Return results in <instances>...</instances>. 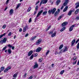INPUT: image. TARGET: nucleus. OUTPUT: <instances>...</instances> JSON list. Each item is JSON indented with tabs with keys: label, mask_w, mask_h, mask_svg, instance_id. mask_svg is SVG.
I'll return each mask as SVG.
<instances>
[{
	"label": "nucleus",
	"mask_w": 79,
	"mask_h": 79,
	"mask_svg": "<svg viewBox=\"0 0 79 79\" xmlns=\"http://www.w3.org/2000/svg\"><path fill=\"white\" fill-rule=\"evenodd\" d=\"M56 34V32H55L54 33H53L52 35V37H55Z\"/></svg>",
	"instance_id": "nucleus-22"
},
{
	"label": "nucleus",
	"mask_w": 79,
	"mask_h": 79,
	"mask_svg": "<svg viewBox=\"0 0 79 79\" xmlns=\"http://www.w3.org/2000/svg\"><path fill=\"white\" fill-rule=\"evenodd\" d=\"M76 62H77V60H76V62H73V64H76Z\"/></svg>",
	"instance_id": "nucleus-53"
},
{
	"label": "nucleus",
	"mask_w": 79,
	"mask_h": 79,
	"mask_svg": "<svg viewBox=\"0 0 79 79\" xmlns=\"http://www.w3.org/2000/svg\"><path fill=\"white\" fill-rule=\"evenodd\" d=\"M35 57H36V56H37V55H38V54L37 53H35Z\"/></svg>",
	"instance_id": "nucleus-48"
},
{
	"label": "nucleus",
	"mask_w": 79,
	"mask_h": 79,
	"mask_svg": "<svg viewBox=\"0 0 79 79\" xmlns=\"http://www.w3.org/2000/svg\"><path fill=\"white\" fill-rule=\"evenodd\" d=\"M6 26L5 25H4L3 27H2V28H3V29H5V28L6 27Z\"/></svg>",
	"instance_id": "nucleus-40"
},
{
	"label": "nucleus",
	"mask_w": 79,
	"mask_h": 79,
	"mask_svg": "<svg viewBox=\"0 0 79 79\" xmlns=\"http://www.w3.org/2000/svg\"><path fill=\"white\" fill-rule=\"evenodd\" d=\"M68 50V49L66 47H65L64 49V50L63 51V52H65L66 51H67Z\"/></svg>",
	"instance_id": "nucleus-23"
},
{
	"label": "nucleus",
	"mask_w": 79,
	"mask_h": 79,
	"mask_svg": "<svg viewBox=\"0 0 79 79\" xmlns=\"http://www.w3.org/2000/svg\"><path fill=\"white\" fill-rule=\"evenodd\" d=\"M39 2H40V1H38V2H36V5H37V4H38V3H39Z\"/></svg>",
	"instance_id": "nucleus-60"
},
{
	"label": "nucleus",
	"mask_w": 79,
	"mask_h": 79,
	"mask_svg": "<svg viewBox=\"0 0 79 79\" xmlns=\"http://www.w3.org/2000/svg\"><path fill=\"white\" fill-rule=\"evenodd\" d=\"M27 75V73H25L24 75L23 76V77H24V78H25Z\"/></svg>",
	"instance_id": "nucleus-41"
},
{
	"label": "nucleus",
	"mask_w": 79,
	"mask_h": 79,
	"mask_svg": "<svg viewBox=\"0 0 79 79\" xmlns=\"http://www.w3.org/2000/svg\"><path fill=\"white\" fill-rule=\"evenodd\" d=\"M43 12V10H41L40 12H39L37 15L36 16V18H38V17H39L40 15H41V14Z\"/></svg>",
	"instance_id": "nucleus-4"
},
{
	"label": "nucleus",
	"mask_w": 79,
	"mask_h": 79,
	"mask_svg": "<svg viewBox=\"0 0 79 79\" xmlns=\"http://www.w3.org/2000/svg\"><path fill=\"white\" fill-rule=\"evenodd\" d=\"M3 43V40H1L0 41V44H2Z\"/></svg>",
	"instance_id": "nucleus-50"
},
{
	"label": "nucleus",
	"mask_w": 79,
	"mask_h": 79,
	"mask_svg": "<svg viewBox=\"0 0 79 79\" xmlns=\"http://www.w3.org/2000/svg\"><path fill=\"white\" fill-rule=\"evenodd\" d=\"M9 13L10 15H12V14L13 13V10L11 9Z\"/></svg>",
	"instance_id": "nucleus-13"
},
{
	"label": "nucleus",
	"mask_w": 79,
	"mask_h": 79,
	"mask_svg": "<svg viewBox=\"0 0 79 79\" xmlns=\"http://www.w3.org/2000/svg\"><path fill=\"white\" fill-rule=\"evenodd\" d=\"M54 66V64H52V68H53V66Z\"/></svg>",
	"instance_id": "nucleus-58"
},
{
	"label": "nucleus",
	"mask_w": 79,
	"mask_h": 79,
	"mask_svg": "<svg viewBox=\"0 0 79 79\" xmlns=\"http://www.w3.org/2000/svg\"><path fill=\"white\" fill-rule=\"evenodd\" d=\"M34 58V55L32 54L30 57V60H32Z\"/></svg>",
	"instance_id": "nucleus-31"
},
{
	"label": "nucleus",
	"mask_w": 79,
	"mask_h": 79,
	"mask_svg": "<svg viewBox=\"0 0 79 79\" xmlns=\"http://www.w3.org/2000/svg\"><path fill=\"white\" fill-rule=\"evenodd\" d=\"M8 51L9 54H11V49L9 48Z\"/></svg>",
	"instance_id": "nucleus-25"
},
{
	"label": "nucleus",
	"mask_w": 79,
	"mask_h": 79,
	"mask_svg": "<svg viewBox=\"0 0 79 79\" xmlns=\"http://www.w3.org/2000/svg\"><path fill=\"white\" fill-rule=\"evenodd\" d=\"M6 33H5L3 34L0 35V39H1L3 37V36H5V35H6Z\"/></svg>",
	"instance_id": "nucleus-16"
},
{
	"label": "nucleus",
	"mask_w": 79,
	"mask_h": 79,
	"mask_svg": "<svg viewBox=\"0 0 79 79\" xmlns=\"http://www.w3.org/2000/svg\"><path fill=\"white\" fill-rule=\"evenodd\" d=\"M12 50H14V48H15V47L14 46H12Z\"/></svg>",
	"instance_id": "nucleus-61"
},
{
	"label": "nucleus",
	"mask_w": 79,
	"mask_h": 79,
	"mask_svg": "<svg viewBox=\"0 0 79 79\" xmlns=\"http://www.w3.org/2000/svg\"><path fill=\"white\" fill-rule=\"evenodd\" d=\"M41 42H42V39H39L37 40V42L35 43V45H39Z\"/></svg>",
	"instance_id": "nucleus-1"
},
{
	"label": "nucleus",
	"mask_w": 79,
	"mask_h": 79,
	"mask_svg": "<svg viewBox=\"0 0 79 79\" xmlns=\"http://www.w3.org/2000/svg\"><path fill=\"white\" fill-rule=\"evenodd\" d=\"M58 15H59V13L58 11H56L54 14V16L55 17H56V16H58Z\"/></svg>",
	"instance_id": "nucleus-10"
},
{
	"label": "nucleus",
	"mask_w": 79,
	"mask_h": 79,
	"mask_svg": "<svg viewBox=\"0 0 79 79\" xmlns=\"http://www.w3.org/2000/svg\"><path fill=\"white\" fill-rule=\"evenodd\" d=\"M79 41V39H78V40H77L76 41L75 43L77 44L78 42Z\"/></svg>",
	"instance_id": "nucleus-49"
},
{
	"label": "nucleus",
	"mask_w": 79,
	"mask_h": 79,
	"mask_svg": "<svg viewBox=\"0 0 79 79\" xmlns=\"http://www.w3.org/2000/svg\"><path fill=\"white\" fill-rule=\"evenodd\" d=\"M68 3L66 2H65L64 4V6H66Z\"/></svg>",
	"instance_id": "nucleus-36"
},
{
	"label": "nucleus",
	"mask_w": 79,
	"mask_h": 79,
	"mask_svg": "<svg viewBox=\"0 0 79 79\" xmlns=\"http://www.w3.org/2000/svg\"><path fill=\"white\" fill-rule=\"evenodd\" d=\"M78 12H77V11H76L75 12V14H77V13H78Z\"/></svg>",
	"instance_id": "nucleus-54"
},
{
	"label": "nucleus",
	"mask_w": 79,
	"mask_h": 79,
	"mask_svg": "<svg viewBox=\"0 0 79 79\" xmlns=\"http://www.w3.org/2000/svg\"><path fill=\"white\" fill-rule=\"evenodd\" d=\"M28 35H29V34H28V33H27L25 36V37H27L28 36Z\"/></svg>",
	"instance_id": "nucleus-51"
},
{
	"label": "nucleus",
	"mask_w": 79,
	"mask_h": 79,
	"mask_svg": "<svg viewBox=\"0 0 79 79\" xmlns=\"http://www.w3.org/2000/svg\"><path fill=\"white\" fill-rule=\"evenodd\" d=\"M75 5H77L75 7L76 9H77L79 6V2H78L75 3Z\"/></svg>",
	"instance_id": "nucleus-11"
},
{
	"label": "nucleus",
	"mask_w": 79,
	"mask_h": 79,
	"mask_svg": "<svg viewBox=\"0 0 79 79\" xmlns=\"http://www.w3.org/2000/svg\"><path fill=\"white\" fill-rule=\"evenodd\" d=\"M27 27V26H26L25 27H23V32H26V27Z\"/></svg>",
	"instance_id": "nucleus-21"
},
{
	"label": "nucleus",
	"mask_w": 79,
	"mask_h": 79,
	"mask_svg": "<svg viewBox=\"0 0 79 79\" xmlns=\"http://www.w3.org/2000/svg\"><path fill=\"white\" fill-rule=\"evenodd\" d=\"M74 12V10H70L69 12V13H68L67 15H68V16H70L71 15V14H72V12Z\"/></svg>",
	"instance_id": "nucleus-8"
},
{
	"label": "nucleus",
	"mask_w": 79,
	"mask_h": 79,
	"mask_svg": "<svg viewBox=\"0 0 79 79\" xmlns=\"http://www.w3.org/2000/svg\"><path fill=\"white\" fill-rule=\"evenodd\" d=\"M77 49L79 48V42L77 44Z\"/></svg>",
	"instance_id": "nucleus-43"
},
{
	"label": "nucleus",
	"mask_w": 79,
	"mask_h": 79,
	"mask_svg": "<svg viewBox=\"0 0 79 79\" xmlns=\"http://www.w3.org/2000/svg\"><path fill=\"white\" fill-rule=\"evenodd\" d=\"M6 48V46H5V47H4L2 49V50H5Z\"/></svg>",
	"instance_id": "nucleus-46"
},
{
	"label": "nucleus",
	"mask_w": 79,
	"mask_h": 79,
	"mask_svg": "<svg viewBox=\"0 0 79 79\" xmlns=\"http://www.w3.org/2000/svg\"><path fill=\"white\" fill-rule=\"evenodd\" d=\"M49 52H50V51L48 50L46 54V56H47V55H48V53H49Z\"/></svg>",
	"instance_id": "nucleus-35"
},
{
	"label": "nucleus",
	"mask_w": 79,
	"mask_h": 79,
	"mask_svg": "<svg viewBox=\"0 0 79 79\" xmlns=\"http://www.w3.org/2000/svg\"><path fill=\"white\" fill-rule=\"evenodd\" d=\"M42 2H43V1H41L40 2V5H42Z\"/></svg>",
	"instance_id": "nucleus-62"
},
{
	"label": "nucleus",
	"mask_w": 79,
	"mask_h": 79,
	"mask_svg": "<svg viewBox=\"0 0 79 79\" xmlns=\"http://www.w3.org/2000/svg\"><path fill=\"white\" fill-rule=\"evenodd\" d=\"M8 46L9 48H11L12 47V45H11L10 44H9L8 45Z\"/></svg>",
	"instance_id": "nucleus-37"
},
{
	"label": "nucleus",
	"mask_w": 79,
	"mask_h": 79,
	"mask_svg": "<svg viewBox=\"0 0 79 79\" xmlns=\"http://www.w3.org/2000/svg\"><path fill=\"white\" fill-rule=\"evenodd\" d=\"M69 2V1L68 0H65V2L66 3H68V2Z\"/></svg>",
	"instance_id": "nucleus-52"
},
{
	"label": "nucleus",
	"mask_w": 79,
	"mask_h": 79,
	"mask_svg": "<svg viewBox=\"0 0 79 79\" xmlns=\"http://www.w3.org/2000/svg\"><path fill=\"white\" fill-rule=\"evenodd\" d=\"M11 69V67H9L8 68H7L4 70V73H6V72H7V71H8L9 70V69Z\"/></svg>",
	"instance_id": "nucleus-12"
},
{
	"label": "nucleus",
	"mask_w": 79,
	"mask_h": 79,
	"mask_svg": "<svg viewBox=\"0 0 79 79\" xmlns=\"http://www.w3.org/2000/svg\"><path fill=\"white\" fill-rule=\"evenodd\" d=\"M17 77V74L16 73L13 76V77H15V78L16 77Z\"/></svg>",
	"instance_id": "nucleus-33"
},
{
	"label": "nucleus",
	"mask_w": 79,
	"mask_h": 79,
	"mask_svg": "<svg viewBox=\"0 0 79 79\" xmlns=\"http://www.w3.org/2000/svg\"><path fill=\"white\" fill-rule=\"evenodd\" d=\"M39 61L40 62H42V60L40 59H39Z\"/></svg>",
	"instance_id": "nucleus-57"
},
{
	"label": "nucleus",
	"mask_w": 79,
	"mask_h": 79,
	"mask_svg": "<svg viewBox=\"0 0 79 79\" xmlns=\"http://www.w3.org/2000/svg\"><path fill=\"white\" fill-rule=\"evenodd\" d=\"M68 6H66L63 10V12H65L66 11H67V10H68Z\"/></svg>",
	"instance_id": "nucleus-14"
},
{
	"label": "nucleus",
	"mask_w": 79,
	"mask_h": 79,
	"mask_svg": "<svg viewBox=\"0 0 79 79\" xmlns=\"http://www.w3.org/2000/svg\"><path fill=\"white\" fill-rule=\"evenodd\" d=\"M11 35V32H10L8 34V35L9 36H10Z\"/></svg>",
	"instance_id": "nucleus-42"
},
{
	"label": "nucleus",
	"mask_w": 79,
	"mask_h": 79,
	"mask_svg": "<svg viewBox=\"0 0 79 79\" xmlns=\"http://www.w3.org/2000/svg\"><path fill=\"white\" fill-rule=\"evenodd\" d=\"M67 24H68V22H64L62 24V27H64L65 26H66Z\"/></svg>",
	"instance_id": "nucleus-3"
},
{
	"label": "nucleus",
	"mask_w": 79,
	"mask_h": 79,
	"mask_svg": "<svg viewBox=\"0 0 79 79\" xmlns=\"http://www.w3.org/2000/svg\"><path fill=\"white\" fill-rule=\"evenodd\" d=\"M32 21V19H31V18H30L29 21V23H31Z\"/></svg>",
	"instance_id": "nucleus-45"
},
{
	"label": "nucleus",
	"mask_w": 79,
	"mask_h": 79,
	"mask_svg": "<svg viewBox=\"0 0 79 79\" xmlns=\"http://www.w3.org/2000/svg\"><path fill=\"white\" fill-rule=\"evenodd\" d=\"M36 36H35L34 37L32 38V39H31V40H34V39H35V38H36Z\"/></svg>",
	"instance_id": "nucleus-38"
},
{
	"label": "nucleus",
	"mask_w": 79,
	"mask_h": 79,
	"mask_svg": "<svg viewBox=\"0 0 79 79\" xmlns=\"http://www.w3.org/2000/svg\"><path fill=\"white\" fill-rule=\"evenodd\" d=\"M38 67V64H35L33 67V69H35V68Z\"/></svg>",
	"instance_id": "nucleus-15"
},
{
	"label": "nucleus",
	"mask_w": 79,
	"mask_h": 79,
	"mask_svg": "<svg viewBox=\"0 0 79 79\" xmlns=\"http://www.w3.org/2000/svg\"><path fill=\"white\" fill-rule=\"evenodd\" d=\"M5 69V67H2L1 68V71H3L4 70V69Z\"/></svg>",
	"instance_id": "nucleus-27"
},
{
	"label": "nucleus",
	"mask_w": 79,
	"mask_h": 79,
	"mask_svg": "<svg viewBox=\"0 0 79 79\" xmlns=\"http://www.w3.org/2000/svg\"><path fill=\"white\" fill-rule=\"evenodd\" d=\"M47 14V11H45L43 13L42 15L43 16H44V15H46Z\"/></svg>",
	"instance_id": "nucleus-20"
},
{
	"label": "nucleus",
	"mask_w": 79,
	"mask_h": 79,
	"mask_svg": "<svg viewBox=\"0 0 79 79\" xmlns=\"http://www.w3.org/2000/svg\"><path fill=\"white\" fill-rule=\"evenodd\" d=\"M6 40H7V38L5 37L3 39L2 41H3V43H6Z\"/></svg>",
	"instance_id": "nucleus-18"
},
{
	"label": "nucleus",
	"mask_w": 79,
	"mask_h": 79,
	"mask_svg": "<svg viewBox=\"0 0 79 79\" xmlns=\"http://www.w3.org/2000/svg\"><path fill=\"white\" fill-rule=\"evenodd\" d=\"M52 13V11L51 10H48V14H49V15H51V13Z\"/></svg>",
	"instance_id": "nucleus-29"
},
{
	"label": "nucleus",
	"mask_w": 79,
	"mask_h": 79,
	"mask_svg": "<svg viewBox=\"0 0 79 79\" xmlns=\"http://www.w3.org/2000/svg\"><path fill=\"white\" fill-rule=\"evenodd\" d=\"M10 0H7L6 1V5H7L8 4V3L9 2V1Z\"/></svg>",
	"instance_id": "nucleus-47"
},
{
	"label": "nucleus",
	"mask_w": 79,
	"mask_h": 79,
	"mask_svg": "<svg viewBox=\"0 0 79 79\" xmlns=\"http://www.w3.org/2000/svg\"><path fill=\"white\" fill-rule=\"evenodd\" d=\"M55 55H57V54H58V53L57 52H56L55 53Z\"/></svg>",
	"instance_id": "nucleus-59"
},
{
	"label": "nucleus",
	"mask_w": 79,
	"mask_h": 79,
	"mask_svg": "<svg viewBox=\"0 0 79 79\" xmlns=\"http://www.w3.org/2000/svg\"><path fill=\"white\" fill-rule=\"evenodd\" d=\"M42 50V48L39 47L36 50V52H40Z\"/></svg>",
	"instance_id": "nucleus-5"
},
{
	"label": "nucleus",
	"mask_w": 79,
	"mask_h": 79,
	"mask_svg": "<svg viewBox=\"0 0 79 79\" xmlns=\"http://www.w3.org/2000/svg\"><path fill=\"white\" fill-rule=\"evenodd\" d=\"M33 53V51H30L28 53V56H30L32 55V53Z\"/></svg>",
	"instance_id": "nucleus-6"
},
{
	"label": "nucleus",
	"mask_w": 79,
	"mask_h": 79,
	"mask_svg": "<svg viewBox=\"0 0 79 79\" xmlns=\"http://www.w3.org/2000/svg\"><path fill=\"white\" fill-rule=\"evenodd\" d=\"M64 70L61 71L60 72V74H63V73H64Z\"/></svg>",
	"instance_id": "nucleus-32"
},
{
	"label": "nucleus",
	"mask_w": 79,
	"mask_h": 79,
	"mask_svg": "<svg viewBox=\"0 0 79 79\" xmlns=\"http://www.w3.org/2000/svg\"><path fill=\"white\" fill-rule=\"evenodd\" d=\"M65 29H66V27H64L60 30V32H62V31H63L65 30Z\"/></svg>",
	"instance_id": "nucleus-24"
},
{
	"label": "nucleus",
	"mask_w": 79,
	"mask_h": 79,
	"mask_svg": "<svg viewBox=\"0 0 79 79\" xmlns=\"http://www.w3.org/2000/svg\"><path fill=\"white\" fill-rule=\"evenodd\" d=\"M64 16V14H62L60 16H59L58 19V20H60L62 17Z\"/></svg>",
	"instance_id": "nucleus-19"
},
{
	"label": "nucleus",
	"mask_w": 79,
	"mask_h": 79,
	"mask_svg": "<svg viewBox=\"0 0 79 79\" xmlns=\"http://www.w3.org/2000/svg\"><path fill=\"white\" fill-rule=\"evenodd\" d=\"M76 42V40H72L71 42V46L73 47L74 45V43Z\"/></svg>",
	"instance_id": "nucleus-9"
},
{
	"label": "nucleus",
	"mask_w": 79,
	"mask_h": 79,
	"mask_svg": "<svg viewBox=\"0 0 79 79\" xmlns=\"http://www.w3.org/2000/svg\"><path fill=\"white\" fill-rule=\"evenodd\" d=\"M21 6V3H19L18 4V5L17 6V7H16V9H18L19 6Z\"/></svg>",
	"instance_id": "nucleus-30"
},
{
	"label": "nucleus",
	"mask_w": 79,
	"mask_h": 79,
	"mask_svg": "<svg viewBox=\"0 0 79 79\" xmlns=\"http://www.w3.org/2000/svg\"><path fill=\"white\" fill-rule=\"evenodd\" d=\"M38 8H39V7L37 6H36L35 7V10L37 11V10H38Z\"/></svg>",
	"instance_id": "nucleus-39"
},
{
	"label": "nucleus",
	"mask_w": 79,
	"mask_h": 79,
	"mask_svg": "<svg viewBox=\"0 0 79 79\" xmlns=\"http://www.w3.org/2000/svg\"><path fill=\"white\" fill-rule=\"evenodd\" d=\"M75 27V25L74 24L72 25L69 28V31H70V32H71V31H72L73 30V28H74Z\"/></svg>",
	"instance_id": "nucleus-2"
},
{
	"label": "nucleus",
	"mask_w": 79,
	"mask_h": 79,
	"mask_svg": "<svg viewBox=\"0 0 79 79\" xmlns=\"http://www.w3.org/2000/svg\"><path fill=\"white\" fill-rule=\"evenodd\" d=\"M77 19H79V17H76Z\"/></svg>",
	"instance_id": "nucleus-63"
},
{
	"label": "nucleus",
	"mask_w": 79,
	"mask_h": 79,
	"mask_svg": "<svg viewBox=\"0 0 79 79\" xmlns=\"http://www.w3.org/2000/svg\"><path fill=\"white\" fill-rule=\"evenodd\" d=\"M77 65H79V60L77 64Z\"/></svg>",
	"instance_id": "nucleus-64"
},
{
	"label": "nucleus",
	"mask_w": 79,
	"mask_h": 79,
	"mask_svg": "<svg viewBox=\"0 0 79 79\" xmlns=\"http://www.w3.org/2000/svg\"><path fill=\"white\" fill-rule=\"evenodd\" d=\"M76 58H77V57L76 56H75L73 57V59L74 60H75Z\"/></svg>",
	"instance_id": "nucleus-44"
},
{
	"label": "nucleus",
	"mask_w": 79,
	"mask_h": 79,
	"mask_svg": "<svg viewBox=\"0 0 79 79\" xmlns=\"http://www.w3.org/2000/svg\"><path fill=\"white\" fill-rule=\"evenodd\" d=\"M31 10V7H29L28 9V10H27L28 12H29V11H30Z\"/></svg>",
	"instance_id": "nucleus-34"
},
{
	"label": "nucleus",
	"mask_w": 79,
	"mask_h": 79,
	"mask_svg": "<svg viewBox=\"0 0 79 79\" xmlns=\"http://www.w3.org/2000/svg\"><path fill=\"white\" fill-rule=\"evenodd\" d=\"M48 0H44V2H43V4H46L47 3V2H48Z\"/></svg>",
	"instance_id": "nucleus-26"
},
{
	"label": "nucleus",
	"mask_w": 79,
	"mask_h": 79,
	"mask_svg": "<svg viewBox=\"0 0 79 79\" xmlns=\"http://www.w3.org/2000/svg\"><path fill=\"white\" fill-rule=\"evenodd\" d=\"M51 10H52V14H53L55 13V12L56 11V8H54L53 9H52Z\"/></svg>",
	"instance_id": "nucleus-7"
},
{
	"label": "nucleus",
	"mask_w": 79,
	"mask_h": 79,
	"mask_svg": "<svg viewBox=\"0 0 79 79\" xmlns=\"http://www.w3.org/2000/svg\"><path fill=\"white\" fill-rule=\"evenodd\" d=\"M63 47V44H61L60 46V47H59V49L60 50V49H61Z\"/></svg>",
	"instance_id": "nucleus-28"
},
{
	"label": "nucleus",
	"mask_w": 79,
	"mask_h": 79,
	"mask_svg": "<svg viewBox=\"0 0 79 79\" xmlns=\"http://www.w3.org/2000/svg\"><path fill=\"white\" fill-rule=\"evenodd\" d=\"M22 31V29L20 28L19 30V32H21Z\"/></svg>",
	"instance_id": "nucleus-56"
},
{
	"label": "nucleus",
	"mask_w": 79,
	"mask_h": 79,
	"mask_svg": "<svg viewBox=\"0 0 79 79\" xmlns=\"http://www.w3.org/2000/svg\"><path fill=\"white\" fill-rule=\"evenodd\" d=\"M58 10V13H60V9H57Z\"/></svg>",
	"instance_id": "nucleus-55"
},
{
	"label": "nucleus",
	"mask_w": 79,
	"mask_h": 79,
	"mask_svg": "<svg viewBox=\"0 0 79 79\" xmlns=\"http://www.w3.org/2000/svg\"><path fill=\"white\" fill-rule=\"evenodd\" d=\"M60 2H61V0H57L56 1V3L57 5H59V4L60 3Z\"/></svg>",
	"instance_id": "nucleus-17"
}]
</instances>
